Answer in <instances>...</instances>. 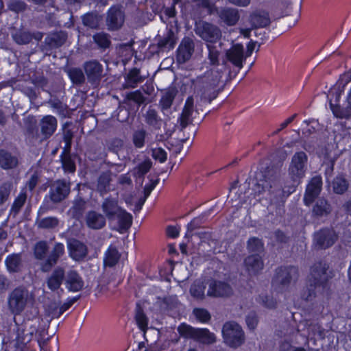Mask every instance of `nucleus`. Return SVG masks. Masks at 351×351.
Returning <instances> with one entry per match:
<instances>
[{"label":"nucleus","mask_w":351,"mask_h":351,"mask_svg":"<svg viewBox=\"0 0 351 351\" xmlns=\"http://www.w3.org/2000/svg\"><path fill=\"white\" fill-rule=\"evenodd\" d=\"M326 269V264L322 262L315 263L311 267L307 286L301 293V298L303 300L312 301L317 297V293L324 288Z\"/></svg>","instance_id":"1"},{"label":"nucleus","mask_w":351,"mask_h":351,"mask_svg":"<svg viewBox=\"0 0 351 351\" xmlns=\"http://www.w3.org/2000/svg\"><path fill=\"white\" fill-rule=\"evenodd\" d=\"M308 157L305 152H296L292 157L289 167V173L294 184L289 187L287 190L283 189L282 193L287 196L293 193L295 190V183L298 184L300 180L305 176L307 169Z\"/></svg>","instance_id":"2"},{"label":"nucleus","mask_w":351,"mask_h":351,"mask_svg":"<svg viewBox=\"0 0 351 351\" xmlns=\"http://www.w3.org/2000/svg\"><path fill=\"white\" fill-rule=\"evenodd\" d=\"M34 302V296L32 293L25 288L17 287L8 296V308L13 315H18Z\"/></svg>","instance_id":"3"},{"label":"nucleus","mask_w":351,"mask_h":351,"mask_svg":"<svg viewBox=\"0 0 351 351\" xmlns=\"http://www.w3.org/2000/svg\"><path fill=\"white\" fill-rule=\"evenodd\" d=\"M298 278L297 267H285L276 270V275L272 280V286L278 292H283L289 289V286L294 283Z\"/></svg>","instance_id":"4"},{"label":"nucleus","mask_w":351,"mask_h":351,"mask_svg":"<svg viewBox=\"0 0 351 351\" xmlns=\"http://www.w3.org/2000/svg\"><path fill=\"white\" fill-rule=\"evenodd\" d=\"M218 82V79L210 78V75L208 73L204 76L197 77L193 82L194 89L200 95L202 99L210 103L217 97L216 88Z\"/></svg>","instance_id":"5"},{"label":"nucleus","mask_w":351,"mask_h":351,"mask_svg":"<svg viewBox=\"0 0 351 351\" xmlns=\"http://www.w3.org/2000/svg\"><path fill=\"white\" fill-rule=\"evenodd\" d=\"M180 335L185 338L193 339L204 343L210 344L215 341V335L206 328H195L186 324H182L178 328Z\"/></svg>","instance_id":"6"},{"label":"nucleus","mask_w":351,"mask_h":351,"mask_svg":"<svg viewBox=\"0 0 351 351\" xmlns=\"http://www.w3.org/2000/svg\"><path fill=\"white\" fill-rule=\"evenodd\" d=\"M257 182L254 184L252 191L255 196H258L265 191L270 194L274 193L278 183V177L273 170H267L265 173L260 172L256 175Z\"/></svg>","instance_id":"7"},{"label":"nucleus","mask_w":351,"mask_h":351,"mask_svg":"<svg viewBox=\"0 0 351 351\" xmlns=\"http://www.w3.org/2000/svg\"><path fill=\"white\" fill-rule=\"evenodd\" d=\"M224 342L232 348L241 346L245 340L241 327L234 322H226L222 328Z\"/></svg>","instance_id":"8"},{"label":"nucleus","mask_w":351,"mask_h":351,"mask_svg":"<svg viewBox=\"0 0 351 351\" xmlns=\"http://www.w3.org/2000/svg\"><path fill=\"white\" fill-rule=\"evenodd\" d=\"M195 32L203 40L210 43H216L221 36V31L217 27L206 22L197 24Z\"/></svg>","instance_id":"9"},{"label":"nucleus","mask_w":351,"mask_h":351,"mask_svg":"<svg viewBox=\"0 0 351 351\" xmlns=\"http://www.w3.org/2000/svg\"><path fill=\"white\" fill-rule=\"evenodd\" d=\"M337 235L332 229L325 228L317 232L314 235V244L318 249H326L332 246Z\"/></svg>","instance_id":"10"},{"label":"nucleus","mask_w":351,"mask_h":351,"mask_svg":"<svg viewBox=\"0 0 351 351\" xmlns=\"http://www.w3.org/2000/svg\"><path fill=\"white\" fill-rule=\"evenodd\" d=\"M70 192V185L64 180H57L51 186L49 197L54 203L60 202Z\"/></svg>","instance_id":"11"},{"label":"nucleus","mask_w":351,"mask_h":351,"mask_svg":"<svg viewBox=\"0 0 351 351\" xmlns=\"http://www.w3.org/2000/svg\"><path fill=\"white\" fill-rule=\"evenodd\" d=\"M64 254V246L61 243H56L51 251L49 256L40 265V269L43 272H48L55 265L58 259Z\"/></svg>","instance_id":"12"},{"label":"nucleus","mask_w":351,"mask_h":351,"mask_svg":"<svg viewBox=\"0 0 351 351\" xmlns=\"http://www.w3.org/2000/svg\"><path fill=\"white\" fill-rule=\"evenodd\" d=\"M195 44L192 38L184 37L178 49L177 60L180 63H184L188 61L194 52Z\"/></svg>","instance_id":"13"},{"label":"nucleus","mask_w":351,"mask_h":351,"mask_svg":"<svg viewBox=\"0 0 351 351\" xmlns=\"http://www.w3.org/2000/svg\"><path fill=\"white\" fill-rule=\"evenodd\" d=\"M64 285L69 291L77 292L82 289L84 280L77 271L69 269L65 273Z\"/></svg>","instance_id":"14"},{"label":"nucleus","mask_w":351,"mask_h":351,"mask_svg":"<svg viewBox=\"0 0 351 351\" xmlns=\"http://www.w3.org/2000/svg\"><path fill=\"white\" fill-rule=\"evenodd\" d=\"M322 181L319 176L313 177L307 185L304 197V202L306 206H309L318 196L322 188Z\"/></svg>","instance_id":"15"},{"label":"nucleus","mask_w":351,"mask_h":351,"mask_svg":"<svg viewBox=\"0 0 351 351\" xmlns=\"http://www.w3.org/2000/svg\"><path fill=\"white\" fill-rule=\"evenodd\" d=\"M124 22V14L117 7H111L107 13L106 24L110 30L119 29Z\"/></svg>","instance_id":"16"},{"label":"nucleus","mask_w":351,"mask_h":351,"mask_svg":"<svg viewBox=\"0 0 351 351\" xmlns=\"http://www.w3.org/2000/svg\"><path fill=\"white\" fill-rule=\"evenodd\" d=\"M232 288L226 282L213 280L209 284L207 295L211 297H227L232 294Z\"/></svg>","instance_id":"17"},{"label":"nucleus","mask_w":351,"mask_h":351,"mask_svg":"<svg viewBox=\"0 0 351 351\" xmlns=\"http://www.w3.org/2000/svg\"><path fill=\"white\" fill-rule=\"evenodd\" d=\"M226 57L232 64L241 69L246 58L243 53V46L241 44L234 45L226 51Z\"/></svg>","instance_id":"18"},{"label":"nucleus","mask_w":351,"mask_h":351,"mask_svg":"<svg viewBox=\"0 0 351 351\" xmlns=\"http://www.w3.org/2000/svg\"><path fill=\"white\" fill-rule=\"evenodd\" d=\"M65 271L61 267H57L47 278V287L52 291L58 290L64 280Z\"/></svg>","instance_id":"19"},{"label":"nucleus","mask_w":351,"mask_h":351,"mask_svg":"<svg viewBox=\"0 0 351 351\" xmlns=\"http://www.w3.org/2000/svg\"><path fill=\"white\" fill-rule=\"evenodd\" d=\"M104 213L109 220H113L122 208L119 206L118 202L114 198H106L101 205Z\"/></svg>","instance_id":"20"},{"label":"nucleus","mask_w":351,"mask_h":351,"mask_svg":"<svg viewBox=\"0 0 351 351\" xmlns=\"http://www.w3.org/2000/svg\"><path fill=\"white\" fill-rule=\"evenodd\" d=\"M84 70L88 81L95 82L100 79L103 69L98 62L93 60L85 63Z\"/></svg>","instance_id":"21"},{"label":"nucleus","mask_w":351,"mask_h":351,"mask_svg":"<svg viewBox=\"0 0 351 351\" xmlns=\"http://www.w3.org/2000/svg\"><path fill=\"white\" fill-rule=\"evenodd\" d=\"M69 254L75 261H80L87 255L86 246L77 240H73L69 244Z\"/></svg>","instance_id":"22"},{"label":"nucleus","mask_w":351,"mask_h":351,"mask_svg":"<svg viewBox=\"0 0 351 351\" xmlns=\"http://www.w3.org/2000/svg\"><path fill=\"white\" fill-rule=\"evenodd\" d=\"M219 18L228 25H234L239 19L237 9L223 8L218 11Z\"/></svg>","instance_id":"23"},{"label":"nucleus","mask_w":351,"mask_h":351,"mask_svg":"<svg viewBox=\"0 0 351 351\" xmlns=\"http://www.w3.org/2000/svg\"><path fill=\"white\" fill-rule=\"evenodd\" d=\"M57 128V119L51 116L44 117L40 121L41 132L46 137L51 136Z\"/></svg>","instance_id":"24"},{"label":"nucleus","mask_w":351,"mask_h":351,"mask_svg":"<svg viewBox=\"0 0 351 351\" xmlns=\"http://www.w3.org/2000/svg\"><path fill=\"white\" fill-rule=\"evenodd\" d=\"M245 265L250 274H256L263 267V263L258 254L249 256L245 259Z\"/></svg>","instance_id":"25"},{"label":"nucleus","mask_w":351,"mask_h":351,"mask_svg":"<svg viewBox=\"0 0 351 351\" xmlns=\"http://www.w3.org/2000/svg\"><path fill=\"white\" fill-rule=\"evenodd\" d=\"M86 221L87 226L92 229L102 228L106 224L105 217L95 211H90L87 213Z\"/></svg>","instance_id":"26"},{"label":"nucleus","mask_w":351,"mask_h":351,"mask_svg":"<svg viewBox=\"0 0 351 351\" xmlns=\"http://www.w3.org/2000/svg\"><path fill=\"white\" fill-rule=\"evenodd\" d=\"M18 165V159L10 153L0 150V167L3 169H13Z\"/></svg>","instance_id":"27"},{"label":"nucleus","mask_w":351,"mask_h":351,"mask_svg":"<svg viewBox=\"0 0 351 351\" xmlns=\"http://www.w3.org/2000/svg\"><path fill=\"white\" fill-rule=\"evenodd\" d=\"M330 204L323 198L319 199L313 208V214L316 217H325L330 213Z\"/></svg>","instance_id":"28"},{"label":"nucleus","mask_w":351,"mask_h":351,"mask_svg":"<svg viewBox=\"0 0 351 351\" xmlns=\"http://www.w3.org/2000/svg\"><path fill=\"white\" fill-rule=\"evenodd\" d=\"M251 23L254 27H265L270 23L269 14L266 12H256L251 16Z\"/></svg>","instance_id":"29"},{"label":"nucleus","mask_w":351,"mask_h":351,"mask_svg":"<svg viewBox=\"0 0 351 351\" xmlns=\"http://www.w3.org/2000/svg\"><path fill=\"white\" fill-rule=\"evenodd\" d=\"M143 78L140 75V70L136 68L131 69L125 77L126 88H135L138 83L143 81Z\"/></svg>","instance_id":"30"},{"label":"nucleus","mask_w":351,"mask_h":351,"mask_svg":"<svg viewBox=\"0 0 351 351\" xmlns=\"http://www.w3.org/2000/svg\"><path fill=\"white\" fill-rule=\"evenodd\" d=\"M115 219H117L119 228L122 231L128 230L132 226V216L123 209L119 213Z\"/></svg>","instance_id":"31"},{"label":"nucleus","mask_w":351,"mask_h":351,"mask_svg":"<svg viewBox=\"0 0 351 351\" xmlns=\"http://www.w3.org/2000/svg\"><path fill=\"white\" fill-rule=\"evenodd\" d=\"M146 123L154 128H160L161 119L158 117L157 112L152 108H149L145 114Z\"/></svg>","instance_id":"32"},{"label":"nucleus","mask_w":351,"mask_h":351,"mask_svg":"<svg viewBox=\"0 0 351 351\" xmlns=\"http://www.w3.org/2000/svg\"><path fill=\"white\" fill-rule=\"evenodd\" d=\"M21 256L19 254H13L7 256L5 260L7 269L10 272H16L21 265Z\"/></svg>","instance_id":"33"},{"label":"nucleus","mask_w":351,"mask_h":351,"mask_svg":"<svg viewBox=\"0 0 351 351\" xmlns=\"http://www.w3.org/2000/svg\"><path fill=\"white\" fill-rule=\"evenodd\" d=\"M38 227L42 229L51 230L59 225V219L56 217H47L37 221Z\"/></svg>","instance_id":"34"},{"label":"nucleus","mask_w":351,"mask_h":351,"mask_svg":"<svg viewBox=\"0 0 351 351\" xmlns=\"http://www.w3.org/2000/svg\"><path fill=\"white\" fill-rule=\"evenodd\" d=\"M111 180L110 173L109 172L102 173L98 178L97 190L101 195L105 194L109 188Z\"/></svg>","instance_id":"35"},{"label":"nucleus","mask_w":351,"mask_h":351,"mask_svg":"<svg viewBox=\"0 0 351 351\" xmlns=\"http://www.w3.org/2000/svg\"><path fill=\"white\" fill-rule=\"evenodd\" d=\"M120 255L118 250L115 247H110L106 252L104 258V264L109 267H112L117 264L119 259Z\"/></svg>","instance_id":"36"},{"label":"nucleus","mask_w":351,"mask_h":351,"mask_svg":"<svg viewBox=\"0 0 351 351\" xmlns=\"http://www.w3.org/2000/svg\"><path fill=\"white\" fill-rule=\"evenodd\" d=\"M14 40L19 45H26L31 42L33 38L29 32L19 30L12 35Z\"/></svg>","instance_id":"37"},{"label":"nucleus","mask_w":351,"mask_h":351,"mask_svg":"<svg viewBox=\"0 0 351 351\" xmlns=\"http://www.w3.org/2000/svg\"><path fill=\"white\" fill-rule=\"evenodd\" d=\"M68 75L73 82L75 84H82L85 81V76L81 69L72 68L68 71Z\"/></svg>","instance_id":"38"},{"label":"nucleus","mask_w":351,"mask_h":351,"mask_svg":"<svg viewBox=\"0 0 351 351\" xmlns=\"http://www.w3.org/2000/svg\"><path fill=\"white\" fill-rule=\"evenodd\" d=\"M332 187L335 193L342 194L348 189L347 180L341 176H338L333 180Z\"/></svg>","instance_id":"39"},{"label":"nucleus","mask_w":351,"mask_h":351,"mask_svg":"<svg viewBox=\"0 0 351 351\" xmlns=\"http://www.w3.org/2000/svg\"><path fill=\"white\" fill-rule=\"evenodd\" d=\"M247 249L250 252L255 254L261 252L263 250V243L262 241L256 237H252L247 241Z\"/></svg>","instance_id":"40"},{"label":"nucleus","mask_w":351,"mask_h":351,"mask_svg":"<svg viewBox=\"0 0 351 351\" xmlns=\"http://www.w3.org/2000/svg\"><path fill=\"white\" fill-rule=\"evenodd\" d=\"M205 286L202 282H195L190 288L191 295L197 299H203L204 297Z\"/></svg>","instance_id":"41"},{"label":"nucleus","mask_w":351,"mask_h":351,"mask_svg":"<svg viewBox=\"0 0 351 351\" xmlns=\"http://www.w3.org/2000/svg\"><path fill=\"white\" fill-rule=\"evenodd\" d=\"M93 39L97 45L103 49L108 48L110 45L109 36L107 34L103 32L97 33L94 35Z\"/></svg>","instance_id":"42"},{"label":"nucleus","mask_w":351,"mask_h":351,"mask_svg":"<svg viewBox=\"0 0 351 351\" xmlns=\"http://www.w3.org/2000/svg\"><path fill=\"white\" fill-rule=\"evenodd\" d=\"M66 38V35H51L46 38L45 43L51 47H58L64 43Z\"/></svg>","instance_id":"43"},{"label":"nucleus","mask_w":351,"mask_h":351,"mask_svg":"<svg viewBox=\"0 0 351 351\" xmlns=\"http://www.w3.org/2000/svg\"><path fill=\"white\" fill-rule=\"evenodd\" d=\"M47 249V245L45 241L37 243L34 247V256L38 260L44 259L46 256Z\"/></svg>","instance_id":"44"},{"label":"nucleus","mask_w":351,"mask_h":351,"mask_svg":"<svg viewBox=\"0 0 351 351\" xmlns=\"http://www.w3.org/2000/svg\"><path fill=\"white\" fill-rule=\"evenodd\" d=\"M83 23L87 27L95 29L99 25V18L96 14H87L83 17Z\"/></svg>","instance_id":"45"},{"label":"nucleus","mask_w":351,"mask_h":351,"mask_svg":"<svg viewBox=\"0 0 351 351\" xmlns=\"http://www.w3.org/2000/svg\"><path fill=\"white\" fill-rule=\"evenodd\" d=\"M27 199V194L24 191H21L15 199L12 206V211L18 213L21 208L23 207Z\"/></svg>","instance_id":"46"},{"label":"nucleus","mask_w":351,"mask_h":351,"mask_svg":"<svg viewBox=\"0 0 351 351\" xmlns=\"http://www.w3.org/2000/svg\"><path fill=\"white\" fill-rule=\"evenodd\" d=\"M135 319L138 328L141 330L145 332L148 324V320L146 315L139 311L136 313Z\"/></svg>","instance_id":"47"},{"label":"nucleus","mask_w":351,"mask_h":351,"mask_svg":"<svg viewBox=\"0 0 351 351\" xmlns=\"http://www.w3.org/2000/svg\"><path fill=\"white\" fill-rule=\"evenodd\" d=\"M62 165L65 171L73 173L75 171V165L69 155L62 157Z\"/></svg>","instance_id":"48"},{"label":"nucleus","mask_w":351,"mask_h":351,"mask_svg":"<svg viewBox=\"0 0 351 351\" xmlns=\"http://www.w3.org/2000/svg\"><path fill=\"white\" fill-rule=\"evenodd\" d=\"M330 107L333 114L337 118L347 119L349 118L351 115L348 110L341 108L339 106H333L332 104H330Z\"/></svg>","instance_id":"49"},{"label":"nucleus","mask_w":351,"mask_h":351,"mask_svg":"<svg viewBox=\"0 0 351 351\" xmlns=\"http://www.w3.org/2000/svg\"><path fill=\"white\" fill-rule=\"evenodd\" d=\"M193 313L195 317L201 322L205 323L210 320V315L208 311L204 308H195Z\"/></svg>","instance_id":"50"},{"label":"nucleus","mask_w":351,"mask_h":351,"mask_svg":"<svg viewBox=\"0 0 351 351\" xmlns=\"http://www.w3.org/2000/svg\"><path fill=\"white\" fill-rule=\"evenodd\" d=\"M207 47L208 49V58L212 64H217L219 62V52L215 47L211 44H208Z\"/></svg>","instance_id":"51"},{"label":"nucleus","mask_w":351,"mask_h":351,"mask_svg":"<svg viewBox=\"0 0 351 351\" xmlns=\"http://www.w3.org/2000/svg\"><path fill=\"white\" fill-rule=\"evenodd\" d=\"M145 138V132L138 130L134 132L133 136V142L136 147L141 148L143 147Z\"/></svg>","instance_id":"52"},{"label":"nucleus","mask_w":351,"mask_h":351,"mask_svg":"<svg viewBox=\"0 0 351 351\" xmlns=\"http://www.w3.org/2000/svg\"><path fill=\"white\" fill-rule=\"evenodd\" d=\"M193 110L187 108H184L180 117V125L182 128H186L191 122V117Z\"/></svg>","instance_id":"53"},{"label":"nucleus","mask_w":351,"mask_h":351,"mask_svg":"<svg viewBox=\"0 0 351 351\" xmlns=\"http://www.w3.org/2000/svg\"><path fill=\"white\" fill-rule=\"evenodd\" d=\"M151 162L149 161H144L139 164L136 167V174L138 176H143L146 174L151 168Z\"/></svg>","instance_id":"54"},{"label":"nucleus","mask_w":351,"mask_h":351,"mask_svg":"<svg viewBox=\"0 0 351 351\" xmlns=\"http://www.w3.org/2000/svg\"><path fill=\"white\" fill-rule=\"evenodd\" d=\"M128 98L134 102L141 104L144 101V97L139 90L132 92L128 95Z\"/></svg>","instance_id":"55"},{"label":"nucleus","mask_w":351,"mask_h":351,"mask_svg":"<svg viewBox=\"0 0 351 351\" xmlns=\"http://www.w3.org/2000/svg\"><path fill=\"white\" fill-rule=\"evenodd\" d=\"M160 46L164 47L173 48L175 45L173 35H168L159 43Z\"/></svg>","instance_id":"56"},{"label":"nucleus","mask_w":351,"mask_h":351,"mask_svg":"<svg viewBox=\"0 0 351 351\" xmlns=\"http://www.w3.org/2000/svg\"><path fill=\"white\" fill-rule=\"evenodd\" d=\"M153 157L160 162H164L167 160V153L161 148L153 151Z\"/></svg>","instance_id":"57"},{"label":"nucleus","mask_w":351,"mask_h":351,"mask_svg":"<svg viewBox=\"0 0 351 351\" xmlns=\"http://www.w3.org/2000/svg\"><path fill=\"white\" fill-rule=\"evenodd\" d=\"M264 306L268 308H275L277 304L276 300L269 296L260 297Z\"/></svg>","instance_id":"58"},{"label":"nucleus","mask_w":351,"mask_h":351,"mask_svg":"<svg viewBox=\"0 0 351 351\" xmlns=\"http://www.w3.org/2000/svg\"><path fill=\"white\" fill-rule=\"evenodd\" d=\"M202 223L201 218H195L187 225V233L192 232L195 228H198Z\"/></svg>","instance_id":"59"},{"label":"nucleus","mask_w":351,"mask_h":351,"mask_svg":"<svg viewBox=\"0 0 351 351\" xmlns=\"http://www.w3.org/2000/svg\"><path fill=\"white\" fill-rule=\"evenodd\" d=\"M257 318L255 314H250L246 317V323L250 329H254L257 325Z\"/></svg>","instance_id":"60"},{"label":"nucleus","mask_w":351,"mask_h":351,"mask_svg":"<svg viewBox=\"0 0 351 351\" xmlns=\"http://www.w3.org/2000/svg\"><path fill=\"white\" fill-rule=\"evenodd\" d=\"M38 182V176L37 173H34L30 177L29 181L27 183V186L29 189V191H32L36 186Z\"/></svg>","instance_id":"61"},{"label":"nucleus","mask_w":351,"mask_h":351,"mask_svg":"<svg viewBox=\"0 0 351 351\" xmlns=\"http://www.w3.org/2000/svg\"><path fill=\"white\" fill-rule=\"evenodd\" d=\"M9 191L4 186L0 188V204H3L8 197Z\"/></svg>","instance_id":"62"},{"label":"nucleus","mask_w":351,"mask_h":351,"mask_svg":"<svg viewBox=\"0 0 351 351\" xmlns=\"http://www.w3.org/2000/svg\"><path fill=\"white\" fill-rule=\"evenodd\" d=\"M167 234L171 238H176L179 234V230L175 226H169L167 229Z\"/></svg>","instance_id":"63"},{"label":"nucleus","mask_w":351,"mask_h":351,"mask_svg":"<svg viewBox=\"0 0 351 351\" xmlns=\"http://www.w3.org/2000/svg\"><path fill=\"white\" fill-rule=\"evenodd\" d=\"M119 182L122 185L132 184V180L128 174H123L119 178Z\"/></svg>","instance_id":"64"}]
</instances>
